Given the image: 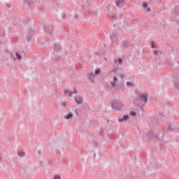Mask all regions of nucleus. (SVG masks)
Masks as SVG:
<instances>
[{
  "label": "nucleus",
  "instance_id": "nucleus-1",
  "mask_svg": "<svg viewBox=\"0 0 179 179\" xmlns=\"http://www.w3.org/2000/svg\"><path fill=\"white\" fill-rule=\"evenodd\" d=\"M111 108L113 110H116L117 111H120L121 108H123L124 107V103H121V101L120 100H115L112 101L111 103Z\"/></svg>",
  "mask_w": 179,
  "mask_h": 179
},
{
  "label": "nucleus",
  "instance_id": "nucleus-2",
  "mask_svg": "<svg viewBox=\"0 0 179 179\" xmlns=\"http://www.w3.org/2000/svg\"><path fill=\"white\" fill-rule=\"evenodd\" d=\"M33 36H34V29L33 28H29L26 33L25 39L28 43L33 38Z\"/></svg>",
  "mask_w": 179,
  "mask_h": 179
},
{
  "label": "nucleus",
  "instance_id": "nucleus-3",
  "mask_svg": "<svg viewBox=\"0 0 179 179\" xmlns=\"http://www.w3.org/2000/svg\"><path fill=\"white\" fill-rule=\"evenodd\" d=\"M138 99H140L141 101H143V103H148V92H143L142 94H139Z\"/></svg>",
  "mask_w": 179,
  "mask_h": 179
},
{
  "label": "nucleus",
  "instance_id": "nucleus-4",
  "mask_svg": "<svg viewBox=\"0 0 179 179\" xmlns=\"http://www.w3.org/2000/svg\"><path fill=\"white\" fill-rule=\"evenodd\" d=\"M171 15L173 19H177L179 16V6H177L174 8V9L171 11Z\"/></svg>",
  "mask_w": 179,
  "mask_h": 179
},
{
  "label": "nucleus",
  "instance_id": "nucleus-5",
  "mask_svg": "<svg viewBox=\"0 0 179 179\" xmlns=\"http://www.w3.org/2000/svg\"><path fill=\"white\" fill-rule=\"evenodd\" d=\"M162 131L164 134H167V132L174 131V128L171 127V123H169L165 128L163 129Z\"/></svg>",
  "mask_w": 179,
  "mask_h": 179
},
{
  "label": "nucleus",
  "instance_id": "nucleus-6",
  "mask_svg": "<svg viewBox=\"0 0 179 179\" xmlns=\"http://www.w3.org/2000/svg\"><path fill=\"white\" fill-rule=\"evenodd\" d=\"M44 30L45 31H46V33H52V31H54V25H52V24L45 25Z\"/></svg>",
  "mask_w": 179,
  "mask_h": 179
},
{
  "label": "nucleus",
  "instance_id": "nucleus-7",
  "mask_svg": "<svg viewBox=\"0 0 179 179\" xmlns=\"http://www.w3.org/2000/svg\"><path fill=\"white\" fill-rule=\"evenodd\" d=\"M120 47L127 50L128 47H131V41H129V40L122 41V43L120 45Z\"/></svg>",
  "mask_w": 179,
  "mask_h": 179
},
{
  "label": "nucleus",
  "instance_id": "nucleus-8",
  "mask_svg": "<svg viewBox=\"0 0 179 179\" xmlns=\"http://www.w3.org/2000/svg\"><path fill=\"white\" fill-rule=\"evenodd\" d=\"M117 82H118V78H117V76H113V81H111L110 85L112 86V87H114L115 89L117 88Z\"/></svg>",
  "mask_w": 179,
  "mask_h": 179
},
{
  "label": "nucleus",
  "instance_id": "nucleus-9",
  "mask_svg": "<svg viewBox=\"0 0 179 179\" xmlns=\"http://www.w3.org/2000/svg\"><path fill=\"white\" fill-rule=\"evenodd\" d=\"M115 3L117 8H121V6H124V5H125V0H116Z\"/></svg>",
  "mask_w": 179,
  "mask_h": 179
},
{
  "label": "nucleus",
  "instance_id": "nucleus-10",
  "mask_svg": "<svg viewBox=\"0 0 179 179\" xmlns=\"http://www.w3.org/2000/svg\"><path fill=\"white\" fill-rule=\"evenodd\" d=\"M147 136H148V139L155 138V131H153V129H150L149 132L147 134Z\"/></svg>",
  "mask_w": 179,
  "mask_h": 179
},
{
  "label": "nucleus",
  "instance_id": "nucleus-11",
  "mask_svg": "<svg viewBox=\"0 0 179 179\" xmlns=\"http://www.w3.org/2000/svg\"><path fill=\"white\" fill-rule=\"evenodd\" d=\"M117 37H118V32H114L110 35V38L112 43H114V41H115Z\"/></svg>",
  "mask_w": 179,
  "mask_h": 179
},
{
  "label": "nucleus",
  "instance_id": "nucleus-12",
  "mask_svg": "<svg viewBox=\"0 0 179 179\" xmlns=\"http://www.w3.org/2000/svg\"><path fill=\"white\" fill-rule=\"evenodd\" d=\"M173 83H174V88L177 89V90H179V78H175L173 79Z\"/></svg>",
  "mask_w": 179,
  "mask_h": 179
},
{
  "label": "nucleus",
  "instance_id": "nucleus-13",
  "mask_svg": "<svg viewBox=\"0 0 179 179\" xmlns=\"http://www.w3.org/2000/svg\"><path fill=\"white\" fill-rule=\"evenodd\" d=\"M117 90H119V92H121V93H122V92H124L125 90L124 88V85L122 83H120L116 88Z\"/></svg>",
  "mask_w": 179,
  "mask_h": 179
},
{
  "label": "nucleus",
  "instance_id": "nucleus-14",
  "mask_svg": "<svg viewBox=\"0 0 179 179\" xmlns=\"http://www.w3.org/2000/svg\"><path fill=\"white\" fill-rule=\"evenodd\" d=\"M129 119V115H124L122 118H119V122H124V121H128Z\"/></svg>",
  "mask_w": 179,
  "mask_h": 179
},
{
  "label": "nucleus",
  "instance_id": "nucleus-15",
  "mask_svg": "<svg viewBox=\"0 0 179 179\" xmlns=\"http://www.w3.org/2000/svg\"><path fill=\"white\" fill-rule=\"evenodd\" d=\"M75 101L77 103V104H83V99L80 96H76L75 98Z\"/></svg>",
  "mask_w": 179,
  "mask_h": 179
},
{
  "label": "nucleus",
  "instance_id": "nucleus-16",
  "mask_svg": "<svg viewBox=\"0 0 179 179\" xmlns=\"http://www.w3.org/2000/svg\"><path fill=\"white\" fill-rule=\"evenodd\" d=\"M53 50L54 51H57L58 52L61 51V46L58 45V43H55Z\"/></svg>",
  "mask_w": 179,
  "mask_h": 179
},
{
  "label": "nucleus",
  "instance_id": "nucleus-17",
  "mask_svg": "<svg viewBox=\"0 0 179 179\" xmlns=\"http://www.w3.org/2000/svg\"><path fill=\"white\" fill-rule=\"evenodd\" d=\"M94 76H96L95 73H93L92 72H91L89 75H88V79L91 81V82H94Z\"/></svg>",
  "mask_w": 179,
  "mask_h": 179
},
{
  "label": "nucleus",
  "instance_id": "nucleus-18",
  "mask_svg": "<svg viewBox=\"0 0 179 179\" xmlns=\"http://www.w3.org/2000/svg\"><path fill=\"white\" fill-rule=\"evenodd\" d=\"M65 120H71V118H73V113L69 112L67 115L64 116Z\"/></svg>",
  "mask_w": 179,
  "mask_h": 179
},
{
  "label": "nucleus",
  "instance_id": "nucleus-19",
  "mask_svg": "<svg viewBox=\"0 0 179 179\" xmlns=\"http://www.w3.org/2000/svg\"><path fill=\"white\" fill-rule=\"evenodd\" d=\"M51 38H52V33H49L46 36V40L48 42L51 41Z\"/></svg>",
  "mask_w": 179,
  "mask_h": 179
},
{
  "label": "nucleus",
  "instance_id": "nucleus-20",
  "mask_svg": "<svg viewBox=\"0 0 179 179\" xmlns=\"http://www.w3.org/2000/svg\"><path fill=\"white\" fill-rule=\"evenodd\" d=\"M64 94H68L69 97H72V92L68 90H64Z\"/></svg>",
  "mask_w": 179,
  "mask_h": 179
},
{
  "label": "nucleus",
  "instance_id": "nucleus-21",
  "mask_svg": "<svg viewBox=\"0 0 179 179\" xmlns=\"http://www.w3.org/2000/svg\"><path fill=\"white\" fill-rule=\"evenodd\" d=\"M17 155L19 157H24V156L26 155V153L23 151H18Z\"/></svg>",
  "mask_w": 179,
  "mask_h": 179
},
{
  "label": "nucleus",
  "instance_id": "nucleus-22",
  "mask_svg": "<svg viewBox=\"0 0 179 179\" xmlns=\"http://www.w3.org/2000/svg\"><path fill=\"white\" fill-rule=\"evenodd\" d=\"M150 3L156 6L159 3V0H150Z\"/></svg>",
  "mask_w": 179,
  "mask_h": 179
},
{
  "label": "nucleus",
  "instance_id": "nucleus-23",
  "mask_svg": "<svg viewBox=\"0 0 179 179\" xmlns=\"http://www.w3.org/2000/svg\"><path fill=\"white\" fill-rule=\"evenodd\" d=\"M15 56L17 59H19V60L22 59V55H20L18 52H15Z\"/></svg>",
  "mask_w": 179,
  "mask_h": 179
},
{
  "label": "nucleus",
  "instance_id": "nucleus-24",
  "mask_svg": "<svg viewBox=\"0 0 179 179\" xmlns=\"http://www.w3.org/2000/svg\"><path fill=\"white\" fill-rule=\"evenodd\" d=\"M94 73H95V76L97 75H100V73H101V69H95Z\"/></svg>",
  "mask_w": 179,
  "mask_h": 179
},
{
  "label": "nucleus",
  "instance_id": "nucleus-25",
  "mask_svg": "<svg viewBox=\"0 0 179 179\" xmlns=\"http://www.w3.org/2000/svg\"><path fill=\"white\" fill-rule=\"evenodd\" d=\"M115 62H117L119 65H121V64H122V58L121 57L117 58V60H115Z\"/></svg>",
  "mask_w": 179,
  "mask_h": 179
},
{
  "label": "nucleus",
  "instance_id": "nucleus-26",
  "mask_svg": "<svg viewBox=\"0 0 179 179\" xmlns=\"http://www.w3.org/2000/svg\"><path fill=\"white\" fill-rule=\"evenodd\" d=\"M126 85L127 87L132 86L134 87L135 86V85H134V83H132L131 81H127Z\"/></svg>",
  "mask_w": 179,
  "mask_h": 179
},
{
  "label": "nucleus",
  "instance_id": "nucleus-27",
  "mask_svg": "<svg viewBox=\"0 0 179 179\" xmlns=\"http://www.w3.org/2000/svg\"><path fill=\"white\" fill-rule=\"evenodd\" d=\"M160 135H162V133L156 134V139H157L158 141H161V139H162V137L160 136Z\"/></svg>",
  "mask_w": 179,
  "mask_h": 179
},
{
  "label": "nucleus",
  "instance_id": "nucleus-28",
  "mask_svg": "<svg viewBox=\"0 0 179 179\" xmlns=\"http://www.w3.org/2000/svg\"><path fill=\"white\" fill-rule=\"evenodd\" d=\"M129 114L131 117H136V112L134 111V110H131L129 112Z\"/></svg>",
  "mask_w": 179,
  "mask_h": 179
},
{
  "label": "nucleus",
  "instance_id": "nucleus-29",
  "mask_svg": "<svg viewBox=\"0 0 179 179\" xmlns=\"http://www.w3.org/2000/svg\"><path fill=\"white\" fill-rule=\"evenodd\" d=\"M24 23L29 24V23H30V17H27V19L24 21Z\"/></svg>",
  "mask_w": 179,
  "mask_h": 179
},
{
  "label": "nucleus",
  "instance_id": "nucleus-30",
  "mask_svg": "<svg viewBox=\"0 0 179 179\" xmlns=\"http://www.w3.org/2000/svg\"><path fill=\"white\" fill-rule=\"evenodd\" d=\"M151 48H156V43L153 41L151 42Z\"/></svg>",
  "mask_w": 179,
  "mask_h": 179
},
{
  "label": "nucleus",
  "instance_id": "nucleus-31",
  "mask_svg": "<svg viewBox=\"0 0 179 179\" xmlns=\"http://www.w3.org/2000/svg\"><path fill=\"white\" fill-rule=\"evenodd\" d=\"M143 7L144 8V9H146V8H148V2L143 1Z\"/></svg>",
  "mask_w": 179,
  "mask_h": 179
},
{
  "label": "nucleus",
  "instance_id": "nucleus-32",
  "mask_svg": "<svg viewBox=\"0 0 179 179\" xmlns=\"http://www.w3.org/2000/svg\"><path fill=\"white\" fill-rule=\"evenodd\" d=\"M74 113H75L76 115H77V117H79V109L76 108L74 110Z\"/></svg>",
  "mask_w": 179,
  "mask_h": 179
},
{
  "label": "nucleus",
  "instance_id": "nucleus-33",
  "mask_svg": "<svg viewBox=\"0 0 179 179\" xmlns=\"http://www.w3.org/2000/svg\"><path fill=\"white\" fill-rule=\"evenodd\" d=\"M24 1L29 6H31V1H30V0H24Z\"/></svg>",
  "mask_w": 179,
  "mask_h": 179
},
{
  "label": "nucleus",
  "instance_id": "nucleus-34",
  "mask_svg": "<svg viewBox=\"0 0 179 179\" xmlns=\"http://www.w3.org/2000/svg\"><path fill=\"white\" fill-rule=\"evenodd\" d=\"M99 135H101V136H104V129H101L100 132H99Z\"/></svg>",
  "mask_w": 179,
  "mask_h": 179
},
{
  "label": "nucleus",
  "instance_id": "nucleus-35",
  "mask_svg": "<svg viewBox=\"0 0 179 179\" xmlns=\"http://www.w3.org/2000/svg\"><path fill=\"white\" fill-rule=\"evenodd\" d=\"M72 93H73V94H78V90H76V88L74 87Z\"/></svg>",
  "mask_w": 179,
  "mask_h": 179
},
{
  "label": "nucleus",
  "instance_id": "nucleus-36",
  "mask_svg": "<svg viewBox=\"0 0 179 179\" xmlns=\"http://www.w3.org/2000/svg\"><path fill=\"white\" fill-rule=\"evenodd\" d=\"M53 179H61V176H59V175H55Z\"/></svg>",
  "mask_w": 179,
  "mask_h": 179
},
{
  "label": "nucleus",
  "instance_id": "nucleus-37",
  "mask_svg": "<svg viewBox=\"0 0 179 179\" xmlns=\"http://www.w3.org/2000/svg\"><path fill=\"white\" fill-rule=\"evenodd\" d=\"M173 22H175L178 26H179V20H173Z\"/></svg>",
  "mask_w": 179,
  "mask_h": 179
},
{
  "label": "nucleus",
  "instance_id": "nucleus-38",
  "mask_svg": "<svg viewBox=\"0 0 179 179\" xmlns=\"http://www.w3.org/2000/svg\"><path fill=\"white\" fill-rule=\"evenodd\" d=\"M158 52H159V51L157 50H153L154 55H157Z\"/></svg>",
  "mask_w": 179,
  "mask_h": 179
},
{
  "label": "nucleus",
  "instance_id": "nucleus-39",
  "mask_svg": "<svg viewBox=\"0 0 179 179\" xmlns=\"http://www.w3.org/2000/svg\"><path fill=\"white\" fill-rule=\"evenodd\" d=\"M37 153H38V155H39V156H43V153L41 152V150H38Z\"/></svg>",
  "mask_w": 179,
  "mask_h": 179
},
{
  "label": "nucleus",
  "instance_id": "nucleus-40",
  "mask_svg": "<svg viewBox=\"0 0 179 179\" xmlns=\"http://www.w3.org/2000/svg\"><path fill=\"white\" fill-rule=\"evenodd\" d=\"M62 105L63 107H66V102L62 101Z\"/></svg>",
  "mask_w": 179,
  "mask_h": 179
},
{
  "label": "nucleus",
  "instance_id": "nucleus-41",
  "mask_svg": "<svg viewBox=\"0 0 179 179\" xmlns=\"http://www.w3.org/2000/svg\"><path fill=\"white\" fill-rule=\"evenodd\" d=\"M75 19L76 20H79V15L76 14L75 16Z\"/></svg>",
  "mask_w": 179,
  "mask_h": 179
},
{
  "label": "nucleus",
  "instance_id": "nucleus-42",
  "mask_svg": "<svg viewBox=\"0 0 179 179\" xmlns=\"http://www.w3.org/2000/svg\"><path fill=\"white\" fill-rule=\"evenodd\" d=\"M147 10V12H150L151 8L150 7H147L146 8H145Z\"/></svg>",
  "mask_w": 179,
  "mask_h": 179
},
{
  "label": "nucleus",
  "instance_id": "nucleus-43",
  "mask_svg": "<svg viewBox=\"0 0 179 179\" xmlns=\"http://www.w3.org/2000/svg\"><path fill=\"white\" fill-rule=\"evenodd\" d=\"M120 78H121V79H123V78H125V75L124 74H120Z\"/></svg>",
  "mask_w": 179,
  "mask_h": 179
},
{
  "label": "nucleus",
  "instance_id": "nucleus-44",
  "mask_svg": "<svg viewBox=\"0 0 179 179\" xmlns=\"http://www.w3.org/2000/svg\"><path fill=\"white\" fill-rule=\"evenodd\" d=\"M155 178L153 176H148L147 179H154Z\"/></svg>",
  "mask_w": 179,
  "mask_h": 179
},
{
  "label": "nucleus",
  "instance_id": "nucleus-45",
  "mask_svg": "<svg viewBox=\"0 0 179 179\" xmlns=\"http://www.w3.org/2000/svg\"><path fill=\"white\" fill-rule=\"evenodd\" d=\"M0 163H2V155L0 154Z\"/></svg>",
  "mask_w": 179,
  "mask_h": 179
},
{
  "label": "nucleus",
  "instance_id": "nucleus-46",
  "mask_svg": "<svg viewBox=\"0 0 179 179\" xmlns=\"http://www.w3.org/2000/svg\"><path fill=\"white\" fill-rule=\"evenodd\" d=\"M112 20H115V15L112 16Z\"/></svg>",
  "mask_w": 179,
  "mask_h": 179
},
{
  "label": "nucleus",
  "instance_id": "nucleus-47",
  "mask_svg": "<svg viewBox=\"0 0 179 179\" xmlns=\"http://www.w3.org/2000/svg\"><path fill=\"white\" fill-rule=\"evenodd\" d=\"M11 58H13L14 59H16V57H15V55H13V54H11Z\"/></svg>",
  "mask_w": 179,
  "mask_h": 179
},
{
  "label": "nucleus",
  "instance_id": "nucleus-48",
  "mask_svg": "<svg viewBox=\"0 0 179 179\" xmlns=\"http://www.w3.org/2000/svg\"><path fill=\"white\" fill-rule=\"evenodd\" d=\"M40 166H41V167H43V161H41Z\"/></svg>",
  "mask_w": 179,
  "mask_h": 179
},
{
  "label": "nucleus",
  "instance_id": "nucleus-49",
  "mask_svg": "<svg viewBox=\"0 0 179 179\" xmlns=\"http://www.w3.org/2000/svg\"><path fill=\"white\" fill-rule=\"evenodd\" d=\"M132 22H138V19H134V20H132Z\"/></svg>",
  "mask_w": 179,
  "mask_h": 179
},
{
  "label": "nucleus",
  "instance_id": "nucleus-50",
  "mask_svg": "<svg viewBox=\"0 0 179 179\" xmlns=\"http://www.w3.org/2000/svg\"><path fill=\"white\" fill-rule=\"evenodd\" d=\"M115 71H116L115 68L113 69L112 72H115Z\"/></svg>",
  "mask_w": 179,
  "mask_h": 179
},
{
  "label": "nucleus",
  "instance_id": "nucleus-51",
  "mask_svg": "<svg viewBox=\"0 0 179 179\" xmlns=\"http://www.w3.org/2000/svg\"><path fill=\"white\" fill-rule=\"evenodd\" d=\"M7 5V6H8V8H10V4H6Z\"/></svg>",
  "mask_w": 179,
  "mask_h": 179
},
{
  "label": "nucleus",
  "instance_id": "nucleus-52",
  "mask_svg": "<svg viewBox=\"0 0 179 179\" xmlns=\"http://www.w3.org/2000/svg\"><path fill=\"white\" fill-rule=\"evenodd\" d=\"M141 174H145V171H143V172H141Z\"/></svg>",
  "mask_w": 179,
  "mask_h": 179
},
{
  "label": "nucleus",
  "instance_id": "nucleus-53",
  "mask_svg": "<svg viewBox=\"0 0 179 179\" xmlns=\"http://www.w3.org/2000/svg\"><path fill=\"white\" fill-rule=\"evenodd\" d=\"M94 157H96V154H94Z\"/></svg>",
  "mask_w": 179,
  "mask_h": 179
},
{
  "label": "nucleus",
  "instance_id": "nucleus-54",
  "mask_svg": "<svg viewBox=\"0 0 179 179\" xmlns=\"http://www.w3.org/2000/svg\"><path fill=\"white\" fill-rule=\"evenodd\" d=\"M0 44H2V41H0Z\"/></svg>",
  "mask_w": 179,
  "mask_h": 179
},
{
  "label": "nucleus",
  "instance_id": "nucleus-55",
  "mask_svg": "<svg viewBox=\"0 0 179 179\" xmlns=\"http://www.w3.org/2000/svg\"><path fill=\"white\" fill-rule=\"evenodd\" d=\"M169 65H173L172 64H169Z\"/></svg>",
  "mask_w": 179,
  "mask_h": 179
},
{
  "label": "nucleus",
  "instance_id": "nucleus-56",
  "mask_svg": "<svg viewBox=\"0 0 179 179\" xmlns=\"http://www.w3.org/2000/svg\"><path fill=\"white\" fill-rule=\"evenodd\" d=\"M178 33H179V29H178Z\"/></svg>",
  "mask_w": 179,
  "mask_h": 179
},
{
  "label": "nucleus",
  "instance_id": "nucleus-57",
  "mask_svg": "<svg viewBox=\"0 0 179 179\" xmlns=\"http://www.w3.org/2000/svg\"><path fill=\"white\" fill-rule=\"evenodd\" d=\"M178 78H179V77H178Z\"/></svg>",
  "mask_w": 179,
  "mask_h": 179
}]
</instances>
